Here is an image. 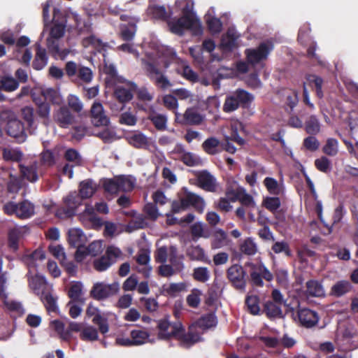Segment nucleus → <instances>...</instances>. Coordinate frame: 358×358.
<instances>
[{
    "mask_svg": "<svg viewBox=\"0 0 358 358\" xmlns=\"http://www.w3.org/2000/svg\"><path fill=\"white\" fill-rule=\"evenodd\" d=\"M206 203L204 199L199 195L182 187L178 193V200H174L171 203L172 213H179L192 207L199 213L204 210Z\"/></svg>",
    "mask_w": 358,
    "mask_h": 358,
    "instance_id": "obj_1",
    "label": "nucleus"
},
{
    "mask_svg": "<svg viewBox=\"0 0 358 358\" xmlns=\"http://www.w3.org/2000/svg\"><path fill=\"white\" fill-rule=\"evenodd\" d=\"M254 100V96L242 89L236 90L232 94L227 96L224 105L223 111L231 113L237 110L240 106L248 108Z\"/></svg>",
    "mask_w": 358,
    "mask_h": 358,
    "instance_id": "obj_2",
    "label": "nucleus"
},
{
    "mask_svg": "<svg viewBox=\"0 0 358 358\" xmlns=\"http://www.w3.org/2000/svg\"><path fill=\"white\" fill-rule=\"evenodd\" d=\"M3 211L7 215H15L20 220H27L34 215L35 206L27 199L19 203L10 201L3 205Z\"/></svg>",
    "mask_w": 358,
    "mask_h": 358,
    "instance_id": "obj_3",
    "label": "nucleus"
},
{
    "mask_svg": "<svg viewBox=\"0 0 358 358\" xmlns=\"http://www.w3.org/2000/svg\"><path fill=\"white\" fill-rule=\"evenodd\" d=\"M120 290L118 282H114L112 284H106L103 282H96L93 285L90 296L96 301H104L115 296Z\"/></svg>",
    "mask_w": 358,
    "mask_h": 358,
    "instance_id": "obj_4",
    "label": "nucleus"
},
{
    "mask_svg": "<svg viewBox=\"0 0 358 358\" xmlns=\"http://www.w3.org/2000/svg\"><path fill=\"white\" fill-rule=\"evenodd\" d=\"M142 63L146 75L157 87L166 90L171 86V82L161 72L156 63L147 60H143Z\"/></svg>",
    "mask_w": 358,
    "mask_h": 358,
    "instance_id": "obj_5",
    "label": "nucleus"
},
{
    "mask_svg": "<svg viewBox=\"0 0 358 358\" xmlns=\"http://www.w3.org/2000/svg\"><path fill=\"white\" fill-rule=\"evenodd\" d=\"M167 24L170 31L178 36H182L185 30H201L199 19H187L181 16L179 18L169 20Z\"/></svg>",
    "mask_w": 358,
    "mask_h": 358,
    "instance_id": "obj_6",
    "label": "nucleus"
},
{
    "mask_svg": "<svg viewBox=\"0 0 358 358\" xmlns=\"http://www.w3.org/2000/svg\"><path fill=\"white\" fill-rule=\"evenodd\" d=\"M172 327V335L180 341V345L183 348H188L199 340V336L197 334L192 331L185 333V328L180 322L174 323Z\"/></svg>",
    "mask_w": 358,
    "mask_h": 358,
    "instance_id": "obj_7",
    "label": "nucleus"
},
{
    "mask_svg": "<svg viewBox=\"0 0 358 358\" xmlns=\"http://www.w3.org/2000/svg\"><path fill=\"white\" fill-rule=\"evenodd\" d=\"M120 254V249L113 246H108L104 255L94 260L93 266L94 269L99 272L107 270L116 262V259Z\"/></svg>",
    "mask_w": 358,
    "mask_h": 358,
    "instance_id": "obj_8",
    "label": "nucleus"
},
{
    "mask_svg": "<svg viewBox=\"0 0 358 358\" xmlns=\"http://www.w3.org/2000/svg\"><path fill=\"white\" fill-rule=\"evenodd\" d=\"M272 49L273 45H268L264 42L261 43L257 48L246 49L245 54L248 63L255 66L266 59Z\"/></svg>",
    "mask_w": 358,
    "mask_h": 358,
    "instance_id": "obj_9",
    "label": "nucleus"
},
{
    "mask_svg": "<svg viewBox=\"0 0 358 358\" xmlns=\"http://www.w3.org/2000/svg\"><path fill=\"white\" fill-rule=\"evenodd\" d=\"M246 272L239 264L231 265L227 271V277L233 287L238 290H244L246 286Z\"/></svg>",
    "mask_w": 358,
    "mask_h": 358,
    "instance_id": "obj_10",
    "label": "nucleus"
},
{
    "mask_svg": "<svg viewBox=\"0 0 358 358\" xmlns=\"http://www.w3.org/2000/svg\"><path fill=\"white\" fill-rule=\"evenodd\" d=\"M176 120L182 125H200L203 116L194 107L187 108L183 114L175 112Z\"/></svg>",
    "mask_w": 358,
    "mask_h": 358,
    "instance_id": "obj_11",
    "label": "nucleus"
},
{
    "mask_svg": "<svg viewBox=\"0 0 358 358\" xmlns=\"http://www.w3.org/2000/svg\"><path fill=\"white\" fill-rule=\"evenodd\" d=\"M137 90V85L134 83L128 82L127 86L118 85L115 87L113 95L115 98L122 104L120 110L124 108V104L130 101L134 96V92Z\"/></svg>",
    "mask_w": 358,
    "mask_h": 358,
    "instance_id": "obj_12",
    "label": "nucleus"
},
{
    "mask_svg": "<svg viewBox=\"0 0 358 358\" xmlns=\"http://www.w3.org/2000/svg\"><path fill=\"white\" fill-rule=\"evenodd\" d=\"M6 133L14 138L18 143L24 142L27 138L24 124L17 119H12L8 122Z\"/></svg>",
    "mask_w": 358,
    "mask_h": 358,
    "instance_id": "obj_13",
    "label": "nucleus"
},
{
    "mask_svg": "<svg viewBox=\"0 0 358 358\" xmlns=\"http://www.w3.org/2000/svg\"><path fill=\"white\" fill-rule=\"evenodd\" d=\"M92 123L95 127L108 126L110 124L109 117L105 114L103 105L99 102H94L90 109Z\"/></svg>",
    "mask_w": 358,
    "mask_h": 358,
    "instance_id": "obj_14",
    "label": "nucleus"
},
{
    "mask_svg": "<svg viewBox=\"0 0 358 358\" xmlns=\"http://www.w3.org/2000/svg\"><path fill=\"white\" fill-rule=\"evenodd\" d=\"M198 186L205 191L214 192L217 184L215 178L208 171L203 170L196 174Z\"/></svg>",
    "mask_w": 358,
    "mask_h": 358,
    "instance_id": "obj_15",
    "label": "nucleus"
},
{
    "mask_svg": "<svg viewBox=\"0 0 358 358\" xmlns=\"http://www.w3.org/2000/svg\"><path fill=\"white\" fill-rule=\"evenodd\" d=\"M127 143L136 149H148L151 141L144 134L136 131L126 136Z\"/></svg>",
    "mask_w": 358,
    "mask_h": 358,
    "instance_id": "obj_16",
    "label": "nucleus"
},
{
    "mask_svg": "<svg viewBox=\"0 0 358 358\" xmlns=\"http://www.w3.org/2000/svg\"><path fill=\"white\" fill-rule=\"evenodd\" d=\"M86 314L88 317H94L92 322L99 327V329L101 334H106L108 331L109 329L107 320L101 315L98 308L90 303L86 310Z\"/></svg>",
    "mask_w": 358,
    "mask_h": 358,
    "instance_id": "obj_17",
    "label": "nucleus"
},
{
    "mask_svg": "<svg viewBox=\"0 0 358 358\" xmlns=\"http://www.w3.org/2000/svg\"><path fill=\"white\" fill-rule=\"evenodd\" d=\"M298 317L301 325L306 328L314 327L319 320L317 313L309 308L299 310L298 311Z\"/></svg>",
    "mask_w": 358,
    "mask_h": 358,
    "instance_id": "obj_18",
    "label": "nucleus"
},
{
    "mask_svg": "<svg viewBox=\"0 0 358 358\" xmlns=\"http://www.w3.org/2000/svg\"><path fill=\"white\" fill-rule=\"evenodd\" d=\"M67 295L71 299L68 305L73 303H78L80 305L85 303V299L83 296V284L79 281H74L71 283L69 288Z\"/></svg>",
    "mask_w": 358,
    "mask_h": 358,
    "instance_id": "obj_19",
    "label": "nucleus"
},
{
    "mask_svg": "<svg viewBox=\"0 0 358 358\" xmlns=\"http://www.w3.org/2000/svg\"><path fill=\"white\" fill-rule=\"evenodd\" d=\"M353 287L348 280H338L331 288L330 295L334 297H341L350 292Z\"/></svg>",
    "mask_w": 358,
    "mask_h": 358,
    "instance_id": "obj_20",
    "label": "nucleus"
},
{
    "mask_svg": "<svg viewBox=\"0 0 358 358\" xmlns=\"http://www.w3.org/2000/svg\"><path fill=\"white\" fill-rule=\"evenodd\" d=\"M19 169L22 180L26 179L30 182H36L39 178L37 172V165L36 163L29 166L20 164Z\"/></svg>",
    "mask_w": 358,
    "mask_h": 358,
    "instance_id": "obj_21",
    "label": "nucleus"
},
{
    "mask_svg": "<svg viewBox=\"0 0 358 358\" xmlns=\"http://www.w3.org/2000/svg\"><path fill=\"white\" fill-rule=\"evenodd\" d=\"M96 191V184L91 179L83 180L79 185V194L82 199H89Z\"/></svg>",
    "mask_w": 358,
    "mask_h": 358,
    "instance_id": "obj_22",
    "label": "nucleus"
},
{
    "mask_svg": "<svg viewBox=\"0 0 358 358\" xmlns=\"http://www.w3.org/2000/svg\"><path fill=\"white\" fill-rule=\"evenodd\" d=\"M29 285L38 296L43 295L46 292L48 287L45 278L38 275H36L29 280Z\"/></svg>",
    "mask_w": 358,
    "mask_h": 358,
    "instance_id": "obj_23",
    "label": "nucleus"
},
{
    "mask_svg": "<svg viewBox=\"0 0 358 358\" xmlns=\"http://www.w3.org/2000/svg\"><path fill=\"white\" fill-rule=\"evenodd\" d=\"M244 189L245 188L241 187L237 182L234 180L229 181L226 187L225 195L229 200L235 202Z\"/></svg>",
    "mask_w": 358,
    "mask_h": 358,
    "instance_id": "obj_24",
    "label": "nucleus"
},
{
    "mask_svg": "<svg viewBox=\"0 0 358 358\" xmlns=\"http://www.w3.org/2000/svg\"><path fill=\"white\" fill-rule=\"evenodd\" d=\"M220 146V141L215 137L208 138L201 145L203 150L210 155H215L220 153L222 150Z\"/></svg>",
    "mask_w": 358,
    "mask_h": 358,
    "instance_id": "obj_25",
    "label": "nucleus"
},
{
    "mask_svg": "<svg viewBox=\"0 0 358 358\" xmlns=\"http://www.w3.org/2000/svg\"><path fill=\"white\" fill-rule=\"evenodd\" d=\"M56 120L59 127L67 128L73 122V117L66 107H61L56 115Z\"/></svg>",
    "mask_w": 358,
    "mask_h": 358,
    "instance_id": "obj_26",
    "label": "nucleus"
},
{
    "mask_svg": "<svg viewBox=\"0 0 358 358\" xmlns=\"http://www.w3.org/2000/svg\"><path fill=\"white\" fill-rule=\"evenodd\" d=\"M22 231L20 229L13 228L8 233V246L14 252L19 249V242L22 238Z\"/></svg>",
    "mask_w": 358,
    "mask_h": 358,
    "instance_id": "obj_27",
    "label": "nucleus"
},
{
    "mask_svg": "<svg viewBox=\"0 0 358 358\" xmlns=\"http://www.w3.org/2000/svg\"><path fill=\"white\" fill-rule=\"evenodd\" d=\"M177 7H180L182 11V17H186L187 19H198L194 11V1L192 0H176L175 3Z\"/></svg>",
    "mask_w": 358,
    "mask_h": 358,
    "instance_id": "obj_28",
    "label": "nucleus"
},
{
    "mask_svg": "<svg viewBox=\"0 0 358 358\" xmlns=\"http://www.w3.org/2000/svg\"><path fill=\"white\" fill-rule=\"evenodd\" d=\"M48 59L45 49L38 46L34 59L32 62L33 69L37 71L43 69L47 65Z\"/></svg>",
    "mask_w": 358,
    "mask_h": 358,
    "instance_id": "obj_29",
    "label": "nucleus"
},
{
    "mask_svg": "<svg viewBox=\"0 0 358 358\" xmlns=\"http://www.w3.org/2000/svg\"><path fill=\"white\" fill-rule=\"evenodd\" d=\"M306 292L311 296L321 297L324 296V290L322 283L316 280L307 281Z\"/></svg>",
    "mask_w": 358,
    "mask_h": 358,
    "instance_id": "obj_30",
    "label": "nucleus"
},
{
    "mask_svg": "<svg viewBox=\"0 0 358 358\" xmlns=\"http://www.w3.org/2000/svg\"><path fill=\"white\" fill-rule=\"evenodd\" d=\"M321 124L315 115H310L305 122L304 130L309 135H317L320 132Z\"/></svg>",
    "mask_w": 358,
    "mask_h": 358,
    "instance_id": "obj_31",
    "label": "nucleus"
},
{
    "mask_svg": "<svg viewBox=\"0 0 358 358\" xmlns=\"http://www.w3.org/2000/svg\"><path fill=\"white\" fill-rule=\"evenodd\" d=\"M117 181L120 192H131L136 184V178L131 176H119Z\"/></svg>",
    "mask_w": 358,
    "mask_h": 358,
    "instance_id": "obj_32",
    "label": "nucleus"
},
{
    "mask_svg": "<svg viewBox=\"0 0 358 358\" xmlns=\"http://www.w3.org/2000/svg\"><path fill=\"white\" fill-rule=\"evenodd\" d=\"M263 312L268 318L282 317L281 306L271 301H268L264 303Z\"/></svg>",
    "mask_w": 358,
    "mask_h": 358,
    "instance_id": "obj_33",
    "label": "nucleus"
},
{
    "mask_svg": "<svg viewBox=\"0 0 358 358\" xmlns=\"http://www.w3.org/2000/svg\"><path fill=\"white\" fill-rule=\"evenodd\" d=\"M229 241L227 233L221 229H218L215 230L213 234V238L211 243V247L213 249L221 248L228 245Z\"/></svg>",
    "mask_w": 358,
    "mask_h": 358,
    "instance_id": "obj_34",
    "label": "nucleus"
},
{
    "mask_svg": "<svg viewBox=\"0 0 358 358\" xmlns=\"http://www.w3.org/2000/svg\"><path fill=\"white\" fill-rule=\"evenodd\" d=\"M187 257L192 261L207 262L204 250L199 245H192L187 250Z\"/></svg>",
    "mask_w": 358,
    "mask_h": 358,
    "instance_id": "obj_35",
    "label": "nucleus"
},
{
    "mask_svg": "<svg viewBox=\"0 0 358 358\" xmlns=\"http://www.w3.org/2000/svg\"><path fill=\"white\" fill-rule=\"evenodd\" d=\"M103 73L106 75L105 78L106 84L108 87L115 85L119 80L116 68L113 64H105Z\"/></svg>",
    "mask_w": 358,
    "mask_h": 358,
    "instance_id": "obj_36",
    "label": "nucleus"
},
{
    "mask_svg": "<svg viewBox=\"0 0 358 358\" xmlns=\"http://www.w3.org/2000/svg\"><path fill=\"white\" fill-rule=\"evenodd\" d=\"M204 18L207 27L211 34H215L221 32L222 23L220 18L213 17L210 15H206Z\"/></svg>",
    "mask_w": 358,
    "mask_h": 358,
    "instance_id": "obj_37",
    "label": "nucleus"
},
{
    "mask_svg": "<svg viewBox=\"0 0 358 358\" xmlns=\"http://www.w3.org/2000/svg\"><path fill=\"white\" fill-rule=\"evenodd\" d=\"M23 185V180L20 177L10 174L9 180L7 182V192L11 194H17L22 189Z\"/></svg>",
    "mask_w": 358,
    "mask_h": 358,
    "instance_id": "obj_38",
    "label": "nucleus"
},
{
    "mask_svg": "<svg viewBox=\"0 0 358 358\" xmlns=\"http://www.w3.org/2000/svg\"><path fill=\"white\" fill-rule=\"evenodd\" d=\"M3 159L6 162H20L23 153L19 149L4 148L2 152Z\"/></svg>",
    "mask_w": 358,
    "mask_h": 358,
    "instance_id": "obj_39",
    "label": "nucleus"
},
{
    "mask_svg": "<svg viewBox=\"0 0 358 358\" xmlns=\"http://www.w3.org/2000/svg\"><path fill=\"white\" fill-rule=\"evenodd\" d=\"M84 234L83 231L79 229H71L68 233V241L72 247H76L82 245Z\"/></svg>",
    "mask_w": 358,
    "mask_h": 358,
    "instance_id": "obj_40",
    "label": "nucleus"
},
{
    "mask_svg": "<svg viewBox=\"0 0 358 358\" xmlns=\"http://www.w3.org/2000/svg\"><path fill=\"white\" fill-rule=\"evenodd\" d=\"M41 299L48 313H57L58 311L57 299L50 293L46 292L41 296Z\"/></svg>",
    "mask_w": 358,
    "mask_h": 358,
    "instance_id": "obj_41",
    "label": "nucleus"
},
{
    "mask_svg": "<svg viewBox=\"0 0 358 358\" xmlns=\"http://www.w3.org/2000/svg\"><path fill=\"white\" fill-rule=\"evenodd\" d=\"M148 120L153 124L155 129L158 131H164L166 129L167 117L162 114L150 115Z\"/></svg>",
    "mask_w": 358,
    "mask_h": 358,
    "instance_id": "obj_42",
    "label": "nucleus"
},
{
    "mask_svg": "<svg viewBox=\"0 0 358 358\" xmlns=\"http://www.w3.org/2000/svg\"><path fill=\"white\" fill-rule=\"evenodd\" d=\"M216 324L217 317L213 313L203 315L198 320V325L203 329H209L215 327Z\"/></svg>",
    "mask_w": 358,
    "mask_h": 358,
    "instance_id": "obj_43",
    "label": "nucleus"
},
{
    "mask_svg": "<svg viewBox=\"0 0 358 358\" xmlns=\"http://www.w3.org/2000/svg\"><path fill=\"white\" fill-rule=\"evenodd\" d=\"M322 152L330 157L336 156L338 152V142L336 138H327L326 143L322 148Z\"/></svg>",
    "mask_w": 358,
    "mask_h": 358,
    "instance_id": "obj_44",
    "label": "nucleus"
},
{
    "mask_svg": "<svg viewBox=\"0 0 358 358\" xmlns=\"http://www.w3.org/2000/svg\"><path fill=\"white\" fill-rule=\"evenodd\" d=\"M173 325V324H171L166 320L160 321L158 325L159 329V336L165 340H169L173 337V335H172Z\"/></svg>",
    "mask_w": 358,
    "mask_h": 358,
    "instance_id": "obj_45",
    "label": "nucleus"
},
{
    "mask_svg": "<svg viewBox=\"0 0 358 358\" xmlns=\"http://www.w3.org/2000/svg\"><path fill=\"white\" fill-rule=\"evenodd\" d=\"M264 185L271 194L278 196L282 192L281 187H280L278 181L273 178L266 177L264 180Z\"/></svg>",
    "mask_w": 358,
    "mask_h": 358,
    "instance_id": "obj_46",
    "label": "nucleus"
},
{
    "mask_svg": "<svg viewBox=\"0 0 358 358\" xmlns=\"http://www.w3.org/2000/svg\"><path fill=\"white\" fill-rule=\"evenodd\" d=\"M280 205V199L278 196H266L262 201V206L271 213L275 212Z\"/></svg>",
    "mask_w": 358,
    "mask_h": 358,
    "instance_id": "obj_47",
    "label": "nucleus"
},
{
    "mask_svg": "<svg viewBox=\"0 0 358 358\" xmlns=\"http://www.w3.org/2000/svg\"><path fill=\"white\" fill-rule=\"evenodd\" d=\"M259 303V299L256 295L248 296L245 299V305L249 312L254 315L259 314L260 308Z\"/></svg>",
    "mask_w": 358,
    "mask_h": 358,
    "instance_id": "obj_48",
    "label": "nucleus"
},
{
    "mask_svg": "<svg viewBox=\"0 0 358 358\" xmlns=\"http://www.w3.org/2000/svg\"><path fill=\"white\" fill-rule=\"evenodd\" d=\"M151 13L155 18L167 22L172 15L171 12L166 11V9L164 6H152L151 8Z\"/></svg>",
    "mask_w": 358,
    "mask_h": 358,
    "instance_id": "obj_49",
    "label": "nucleus"
},
{
    "mask_svg": "<svg viewBox=\"0 0 358 358\" xmlns=\"http://www.w3.org/2000/svg\"><path fill=\"white\" fill-rule=\"evenodd\" d=\"M21 116L22 118L27 122L29 127H33L35 122V111L33 107H23L21 109Z\"/></svg>",
    "mask_w": 358,
    "mask_h": 358,
    "instance_id": "obj_50",
    "label": "nucleus"
},
{
    "mask_svg": "<svg viewBox=\"0 0 358 358\" xmlns=\"http://www.w3.org/2000/svg\"><path fill=\"white\" fill-rule=\"evenodd\" d=\"M315 168L320 172L327 173L331 170V162L326 156H322L315 160Z\"/></svg>",
    "mask_w": 358,
    "mask_h": 358,
    "instance_id": "obj_51",
    "label": "nucleus"
},
{
    "mask_svg": "<svg viewBox=\"0 0 358 358\" xmlns=\"http://www.w3.org/2000/svg\"><path fill=\"white\" fill-rule=\"evenodd\" d=\"M193 278L200 282H206L210 278V272L207 267H197L193 270Z\"/></svg>",
    "mask_w": 358,
    "mask_h": 358,
    "instance_id": "obj_52",
    "label": "nucleus"
},
{
    "mask_svg": "<svg viewBox=\"0 0 358 358\" xmlns=\"http://www.w3.org/2000/svg\"><path fill=\"white\" fill-rule=\"evenodd\" d=\"M41 94L45 101H50L53 104H59L61 102V98L58 92L52 88L43 90Z\"/></svg>",
    "mask_w": 358,
    "mask_h": 358,
    "instance_id": "obj_53",
    "label": "nucleus"
},
{
    "mask_svg": "<svg viewBox=\"0 0 358 358\" xmlns=\"http://www.w3.org/2000/svg\"><path fill=\"white\" fill-rule=\"evenodd\" d=\"M237 201L241 203L242 206L245 207L249 210H252L256 207V203L254 198L252 195L247 193L245 189H244L243 192L240 194Z\"/></svg>",
    "mask_w": 358,
    "mask_h": 358,
    "instance_id": "obj_54",
    "label": "nucleus"
},
{
    "mask_svg": "<svg viewBox=\"0 0 358 358\" xmlns=\"http://www.w3.org/2000/svg\"><path fill=\"white\" fill-rule=\"evenodd\" d=\"M180 160L188 166H195L201 164V159L189 152H184L181 155Z\"/></svg>",
    "mask_w": 358,
    "mask_h": 358,
    "instance_id": "obj_55",
    "label": "nucleus"
},
{
    "mask_svg": "<svg viewBox=\"0 0 358 358\" xmlns=\"http://www.w3.org/2000/svg\"><path fill=\"white\" fill-rule=\"evenodd\" d=\"M77 78L85 83H90L93 78V72L89 67L79 65Z\"/></svg>",
    "mask_w": 358,
    "mask_h": 358,
    "instance_id": "obj_56",
    "label": "nucleus"
},
{
    "mask_svg": "<svg viewBox=\"0 0 358 358\" xmlns=\"http://www.w3.org/2000/svg\"><path fill=\"white\" fill-rule=\"evenodd\" d=\"M315 136L316 135H309L303 141V146L310 152H315L320 148V141Z\"/></svg>",
    "mask_w": 358,
    "mask_h": 358,
    "instance_id": "obj_57",
    "label": "nucleus"
},
{
    "mask_svg": "<svg viewBox=\"0 0 358 358\" xmlns=\"http://www.w3.org/2000/svg\"><path fill=\"white\" fill-rule=\"evenodd\" d=\"M143 212L147 218L152 221H155L159 215L157 205L154 203H147L143 207Z\"/></svg>",
    "mask_w": 358,
    "mask_h": 358,
    "instance_id": "obj_58",
    "label": "nucleus"
},
{
    "mask_svg": "<svg viewBox=\"0 0 358 358\" xmlns=\"http://www.w3.org/2000/svg\"><path fill=\"white\" fill-rule=\"evenodd\" d=\"M19 87V83L13 78H4L1 81V88L6 92H13Z\"/></svg>",
    "mask_w": 358,
    "mask_h": 358,
    "instance_id": "obj_59",
    "label": "nucleus"
},
{
    "mask_svg": "<svg viewBox=\"0 0 358 358\" xmlns=\"http://www.w3.org/2000/svg\"><path fill=\"white\" fill-rule=\"evenodd\" d=\"M308 80L310 85H314L317 96L322 99L323 97V92L322 89L323 84L322 78L315 75H310L308 77Z\"/></svg>",
    "mask_w": 358,
    "mask_h": 358,
    "instance_id": "obj_60",
    "label": "nucleus"
},
{
    "mask_svg": "<svg viewBox=\"0 0 358 358\" xmlns=\"http://www.w3.org/2000/svg\"><path fill=\"white\" fill-rule=\"evenodd\" d=\"M149 334L142 330H132L131 331V337L134 345H141L145 343L148 338Z\"/></svg>",
    "mask_w": 358,
    "mask_h": 358,
    "instance_id": "obj_61",
    "label": "nucleus"
},
{
    "mask_svg": "<svg viewBox=\"0 0 358 358\" xmlns=\"http://www.w3.org/2000/svg\"><path fill=\"white\" fill-rule=\"evenodd\" d=\"M103 189L110 194H116L120 192L117 177L106 179L103 183Z\"/></svg>",
    "mask_w": 358,
    "mask_h": 358,
    "instance_id": "obj_62",
    "label": "nucleus"
},
{
    "mask_svg": "<svg viewBox=\"0 0 358 358\" xmlns=\"http://www.w3.org/2000/svg\"><path fill=\"white\" fill-rule=\"evenodd\" d=\"M241 251L247 255H253L257 252L255 243L250 238H248L240 246Z\"/></svg>",
    "mask_w": 358,
    "mask_h": 358,
    "instance_id": "obj_63",
    "label": "nucleus"
},
{
    "mask_svg": "<svg viewBox=\"0 0 358 358\" xmlns=\"http://www.w3.org/2000/svg\"><path fill=\"white\" fill-rule=\"evenodd\" d=\"M96 136L101 138L104 143H112L116 139L115 131L108 128L99 131Z\"/></svg>",
    "mask_w": 358,
    "mask_h": 358,
    "instance_id": "obj_64",
    "label": "nucleus"
}]
</instances>
